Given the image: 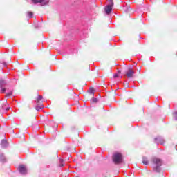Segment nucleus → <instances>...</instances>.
Here are the masks:
<instances>
[{
    "label": "nucleus",
    "instance_id": "nucleus-10",
    "mask_svg": "<svg viewBox=\"0 0 177 177\" xmlns=\"http://www.w3.org/2000/svg\"><path fill=\"white\" fill-rule=\"evenodd\" d=\"M142 162L145 164V165H149V161L147 160V158L143 156L142 159Z\"/></svg>",
    "mask_w": 177,
    "mask_h": 177
},
{
    "label": "nucleus",
    "instance_id": "nucleus-4",
    "mask_svg": "<svg viewBox=\"0 0 177 177\" xmlns=\"http://www.w3.org/2000/svg\"><path fill=\"white\" fill-rule=\"evenodd\" d=\"M8 106V102H5L3 106H1V111L4 113H6V111H9L10 110V107H6Z\"/></svg>",
    "mask_w": 177,
    "mask_h": 177
},
{
    "label": "nucleus",
    "instance_id": "nucleus-23",
    "mask_svg": "<svg viewBox=\"0 0 177 177\" xmlns=\"http://www.w3.org/2000/svg\"><path fill=\"white\" fill-rule=\"evenodd\" d=\"M3 65H4V66H7L6 62H4V63H3Z\"/></svg>",
    "mask_w": 177,
    "mask_h": 177
},
{
    "label": "nucleus",
    "instance_id": "nucleus-18",
    "mask_svg": "<svg viewBox=\"0 0 177 177\" xmlns=\"http://www.w3.org/2000/svg\"><path fill=\"white\" fill-rule=\"evenodd\" d=\"M1 93H5V92H6V88H3L1 89Z\"/></svg>",
    "mask_w": 177,
    "mask_h": 177
},
{
    "label": "nucleus",
    "instance_id": "nucleus-9",
    "mask_svg": "<svg viewBox=\"0 0 177 177\" xmlns=\"http://www.w3.org/2000/svg\"><path fill=\"white\" fill-rule=\"evenodd\" d=\"M44 109V105L42 103H37V105L36 106V110L39 111L42 110Z\"/></svg>",
    "mask_w": 177,
    "mask_h": 177
},
{
    "label": "nucleus",
    "instance_id": "nucleus-22",
    "mask_svg": "<svg viewBox=\"0 0 177 177\" xmlns=\"http://www.w3.org/2000/svg\"><path fill=\"white\" fill-rule=\"evenodd\" d=\"M175 115V119L177 120V112L174 114Z\"/></svg>",
    "mask_w": 177,
    "mask_h": 177
},
{
    "label": "nucleus",
    "instance_id": "nucleus-11",
    "mask_svg": "<svg viewBox=\"0 0 177 177\" xmlns=\"http://www.w3.org/2000/svg\"><path fill=\"white\" fill-rule=\"evenodd\" d=\"M89 94L91 95V96H93V95H95V89L93 88H89Z\"/></svg>",
    "mask_w": 177,
    "mask_h": 177
},
{
    "label": "nucleus",
    "instance_id": "nucleus-2",
    "mask_svg": "<svg viewBox=\"0 0 177 177\" xmlns=\"http://www.w3.org/2000/svg\"><path fill=\"white\" fill-rule=\"evenodd\" d=\"M113 161L114 164H122V154L120 153H115L113 156Z\"/></svg>",
    "mask_w": 177,
    "mask_h": 177
},
{
    "label": "nucleus",
    "instance_id": "nucleus-13",
    "mask_svg": "<svg viewBox=\"0 0 177 177\" xmlns=\"http://www.w3.org/2000/svg\"><path fill=\"white\" fill-rule=\"evenodd\" d=\"M0 160L1 161H6V159L5 158L3 153H0Z\"/></svg>",
    "mask_w": 177,
    "mask_h": 177
},
{
    "label": "nucleus",
    "instance_id": "nucleus-19",
    "mask_svg": "<svg viewBox=\"0 0 177 177\" xmlns=\"http://www.w3.org/2000/svg\"><path fill=\"white\" fill-rule=\"evenodd\" d=\"M28 15L29 17H32V12H28Z\"/></svg>",
    "mask_w": 177,
    "mask_h": 177
},
{
    "label": "nucleus",
    "instance_id": "nucleus-15",
    "mask_svg": "<svg viewBox=\"0 0 177 177\" xmlns=\"http://www.w3.org/2000/svg\"><path fill=\"white\" fill-rule=\"evenodd\" d=\"M109 5H108V6H111L113 8V6H114V1H113V0H109Z\"/></svg>",
    "mask_w": 177,
    "mask_h": 177
},
{
    "label": "nucleus",
    "instance_id": "nucleus-17",
    "mask_svg": "<svg viewBox=\"0 0 177 177\" xmlns=\"http://www.w3.org/2000/svg\"><path fill=\"white\" fill-rule=\"evenodd\" d=\"M92 102L93 103H97V98H93Z\"/></svg>",
    "mask_w": 177,
    "mask_h": 177
},
{
    "label": "nucleus",
    "instance_id": "nucleus-16",
    "mask_svg": "<svg viewBox=\"0 0 177 177\" xmlns=\"http://www.w3.org/2000/svg\"><path fill=\"white\" fill-rule=\"evenodd\" d=\"M6 83L5 82V81L3 80H0V88H2V86H3V85H6Z\"/></svg>",
    "mask_w": 177,
    "mask_h": 177
},
{
    "label": "nucleus",
    "instance_id": "nucleus-5",
    "mask_svg": "<svg viewBox=\"0 0 177 177\" xmlns=\"http://www.w3.org/2000/svg\"><path fill=\"white\" fill-rule=\"evenodd\" d=\"M104 10L106 15H110L111 13V10H113V7L110 6H106L104 8Z\"/></svg>",
    "mask_w": 177,
    "mask_h": 177
},
{
    "label": "nucleus",
    "instance_id": "nucleus-6",
    "mask_svg": "<svg viewBox=\"0 0 177 177\" xmlns=\"http://www.w3.org/2000/svg\"><path fill=\"white\" fill-rule=\"evenodd\" d=\"M1 146L3 149H6V147H8V146H9V144L8 143V140H2L1 142Z\"/></svg>",
    "mask_w": 177,
    "mask_h": 177
},
{
    "label": "nucleus",
    "instance_id": "nucleus-14",
    "mask_svg": "<svg viewBox=\"0 0 177 177\" xmlns=\"http://www.w3.org/2000/svg\"><path fill=\"white\" fill-rule=\"evenodd\" d=\"M64 162V160L63 159H59V167H64V165L63 164V162Z\"/></svg>",
    "mask_w": 177,
    "mask_h": 177
},
{
    "label": "nucleus",
    "instance_id": "nucleus-8",
    "mask_svg": "<svg viewBox=\"0 0 177 177\" xmlns=\"http://www.w3.org/2000/svg\"><path fill=\"white\" fill-rule=\"evenodd\" d=\"M32 3L37 4V3H42L43 5H46V2H45V0H31Z\"/></svg>",
    "mask_w": 177,
    "mask_h": 177
},
{
    "label": "nucleus",
    "instance_id": "nucleus-3",
    "mask_svg": "<svg viewBox=\"0 0 177 177\" xmlns=\"http://www.w3.org/2000/svg\"><path fill=\"white\" fill-rule=\"evenodd\" d=\"M133 74H135V71H133V69L129 68L126 73V75L128 77V78H132V77H133Z\"/></svg>",
    "mask_w": 177,
    "mask_h": 177
},
{
    "label": "nucleus",
    "instance_id": "nucleus-20",
    "mask_svg": "<svg viewBox=\"0 0 177 177\" xmlns=\"http://www.w3.org/2000/svg\"><path fill=\"white\" fill-rule=\"evenodd\" d=\"M12 93L10 92V93H8V94L6 95V96H12Z\"/></svg>",
    "mask_w": 177,
    "mask_h": 177
},
{
    "label": "nucleus",
    "instance_id": "nucleus-1",
    "mask_svg": "<svg viewBox=\"0 0 177 177\" xmlns=\"http://www.w3.org/2000/svg\"><path fill=\"white\" fill-rule=\"evenodd\" d=\"M152 162L155 165L154 169L156 172L160 171V167L162 165V160L158 158H153L152 159Z\"/></svg>",
    "mask_w": 177,
    "mask_h": 177
},
{
    "label": "nucleus",
    "instance_id": "nucleus-21",
    "mask_svg": "<svg viewBox=\"0 0 177 177\" xmlns=\"http://www.w3.org/2000/svg\"><path fill=\"white\" fill-rule=\"evenodd\" d=\"M117 77H118V75H117V74L113 75V78H117Z\"/></svg>",
    "mask_w": 177,
    "mask_h": 177
},
{
    "label": "nucleus",
    "instance_id": "nucleus-7",
    "mask_svg": "<svg viewBox=\"0 0 177 177\" xmlns=\"http://www.w3.org/2000/svg\"><path fill=\"white\" fill-rule=\"evenodd\" d=\"M19 171L21 174H27V169L24 165L19 166Z\"/></svg>",
    "mask_w": 177,
    "mask_h": 177
},
{
    "label": "nucleus",
    "instance_id": "nucleus-12",
    "mask_svg": "<svg viewBox=\"0 0 177 177\" xmlns=\"http://www.w3.org/2000/svg\"><path fill=\"white\" fill-rule=\"evenodd\" d=\"M43 97L41 95H39L37 99V103H42Z\"/></svg>",
    "mask_w": 177,
    "mask_h": 177
}]
</instances>
